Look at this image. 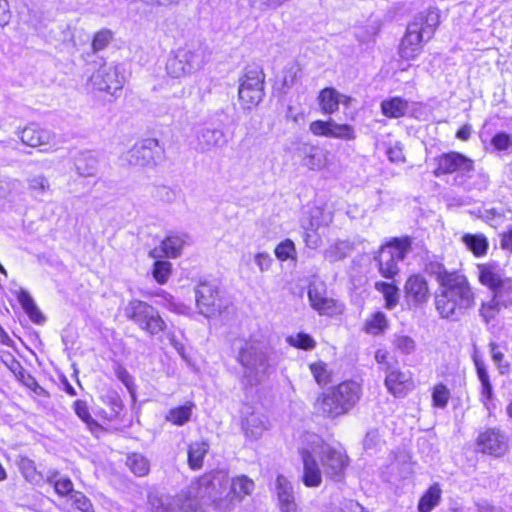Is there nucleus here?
Segmentation results:
<instances>
[{"instance_id": "obj_5", "label": "nucleus", "mask_w": 512, "mask_h": 512, "mask_svg": "<svg viewBox=\"0 0 512 512\" xmlns=\"http://www.w3.org/2000/svg\"><path fill=\"white\" fill-rule=\"evenodd\" d=\"M436 177L454 174L456 185L470 190L472 187L485 189L489 183V176L483 170L475 171L474 161L462 153L451 151L442 153L434 158Z\"/></svg>"}, {"instance_id": "obj_37", "label": "nucleus", "mask_w": 512, "mask_h": 512, "mask_svg": "<svg viewBox=\"0 0 512 512\" xmlns=\"http://www.w3.org/2000/svg\"><path fill=\"white\" fill-rule=\"evenodd\" d=\"M47 482L53 485L55 492L59 496H68L70 498V495L75 491L73 482L70 478L61 477L58 472H53L48 476Z\"/></svg>"}, {"instance_id": "obj_57", "label": "nucleus", "mask_w": 512, "mask_h": 512, "mask_svg": "<svg viewBox=\"0 0 512 512\" xmlns=\"http://www.w3.org/2000/svg\"><path fill=\"white\" fill-rule=\"evenodd\" d=\"M304 230V242L306 246L310 249H317L322 243V234L320 233V229L313 230L303 229Z\"/></svg>"}, {"instance_id": "obj_29", "label": "nucleus", "mask_w": 512, "mask_h": 512, "mask_svg": "<svg viewBox=\"0 0 512 512\" xmlns=\"http://www.w3.org/2000/svg\"><path fill=\"white\" fill-rule=\"evenodd\" d=\"M17 299L20 303L21 307L25 311V313L28 315L29 319L36 323V324H42L45 322V317L35 304L33 298L28 293V291L24 289H20L17 292Z\"/></svg>"}, {"instance_id": "obj_34", "label": "nucleus", "mask_w": 512, "mask_h": 512, "mask_svg": "<svg viewBox=\"0 0 512 512\" xmlns=\"http://www.w3.org/2000/svg\"><path fill=\"white\" fill-rule=\"evenodd\" d=\"M408 108V102L400 97H393L381 103L382 113L389 118H400L404 116Z\"/></svg>"}, {"instance_id": "obj_62", "label": "nucleus", "mask_w": 512, "mask_h": 512, "mask_svg": "<svg viewBox=\"0 0 512 512\" xmlns=\"http://www.w3.org/2000/svg\"><path fill=\"white\" fill-rule=\"evenodd\" d=\"M375 360L380 365V369L386 372L387 366H395L397 362L394 361L386 350H377L375 353Z\"/></svg>"}, {"instance_id": "obj_47", "label": "nucleus", "mask_w": 512, "mask_h": 512, "mask_svg": "<svg viewBox=\"0 0 512 512\" xmlns=\"http://www.w3.org/2000/svg\"><path fill=\"white\" fill-rule=\"evenodd\" d=\"M387 328V318L384 313L376 312L366 322V331L370 334L377 335Z\"/></svg>"}, {"instance_id": "obj_42", "label": "nucleus", "mask_w": 512, "mask_h": 512, "mask_svg": "<svg viewBox=\"0 0 512 512\" xmlns=\"http://www.w3.org/2000/svg\"><path fill=\"white\" fill-rule=\"evenodd\" d=\"M126 465L131 472L138 476H145L149 472V461L142 454L132 453L126 458Z\"/></svg>"}, {"instance_id": "obj_18", "label": "nucleus", "mask_w": 512, "mask_h": 512, "mask_svg": "<svg viewBox=\"0 0 512 512\" xmlns=\"http://www.w3.org/2000/svg\"><path fill=\"white\" fill-rule=\"evenodd\" d=\"M297 153L302 165L310 170H321L328 161V152L325 149L308 143L301 144Z\"/></svg>"}, {"instance_id": "obj_49", "label": "nucleus", "mask_w": 512, "mask_h": 512, "mask_svg": "<svg viewBox=\"0 0 512 512\" xmlns=\"http://www.w3.org/2000/svg\"><path fill=\"white\" fill-rule=\"evenodd\" d=\"M310 371L319 385H326L330 381L328 365L323 361L310 364Z\"/></svg>"}, {"instance_id": "obj_15", "label": "nucleus", "mask_w": 512, "mask_h": 512, "mask_svg": "<svg viewBox=\"0 0 512 512\" xmlns=\"http://www.w3.org/2000/svg\"><path fill=\"white\" fill-rule=\"evenodd\" d=\"M160 147L158 140L148 138L136 143L124 156V159L131 165L145 166L155 162L159 155Z\"/></svg>"}, {"instance_id": "obj_20", "label": "nucleus", "mask_w": 512, "mask_h": 512, "mask_svg": "<svg viewBox=\"0 0 512 512\" xmlns=\"http://www.w3.org/2000/svg\"><path fill=\"white\" fill-rule=\"evenodd\" d=\"M318 100L321 110L325 114H333L338 110L340 104L348 107L352 98L341 94L334 88H324L319 93Z\"/></svg>"}, {"instance_id": "obj_16", "label": "nucleus", "mask_w": 512, "mask_h": 512, "mask_svg": "<svg viewBox=\"0 0 512 512\" xmlns=\"http://www.w3.org/2000/svg\"><path fill=\"white\" fill-rule=\"evenodd\" d=\"M477 444L483 453L493 456L503 455L508 448L506 436L496 428L482 432L478 436Z\"/></svg>"}, {"instance_id": "obj_27", "label": "nucleus", "mask_w": 512, "mask_h": 512, "mask_svg": "<svg viewBox=\"0 0 512 512\" xmlns=\"http://www.w3.org/2000/svg\"><path fill=\"white\" fill-rule=\"evenodd\" d=\"M243 428L248 438L258 439L269 428L268 418L262 413H252L244 420Z\"/></svg>"}, {"instance_id": "obj_26", "label": "nucleus", "mask_w": 512, "mask_h": 512, "mask_svg": "<svg viewBox=\"0 0 512 512\" xmlns=\"http://www.w3.org/2000/svg\"><path fill=\"white\" fill-rule=\"evenodd\" d=\"M473 362L476 368L478 379L481 383V401L487 406L488 401L492 399L493 387L484 361L476 354L473 355Z\"/></svg>"}, {"instance_id": "obj_8", "label": "nucleus", "mask_w": 512, "mask_h": 512, "mask_svg": "<svg viewBox=\"0 0 512 512\" xmlns=\"http://www.w3.org/2000/svg\"><path fill=\"white\" fill-rule=\"evenodd\" d=\"M479 282L486 286L491 295L506 307L512 305V279L505 276L496 263L477 265Z\"/></svg>"}, {"instance_id": "obj_3", "label": "nucleus", "mask_w": 512, "mask_h": 512, "mask_svg": "<svg viewBox=\"0 0 512 512\" xmlns=\"http://www.w3.org/2000/svg\"><path fill=\"white\" fill-rule=\"evenodd\" d=\"M238 361L244 369L243 381L246 385L254 386L275 372L279 356L267 337L254 334L240 349Z\"/></svg>"}, {"instance_id": "obj_21", "label": "nucleus", "mask_w": 512, "mask_h": 512, "mask_svg": "<svg viewBox=\"0 0 512 512\" xmlns=\"http://www.w3.org/2000/svg\"><path fill=\"white\" fill-rule=\"evenodd\" d=\"M188 74L198 71L205 63V52L201 47L185 46L176 50Z\"/></svg>"}, {"instance_id": "obj_19", "label": "nucleus", "mask_w": 512, "mask_h": 512, "mask_svg": "<svg viewBox=\"0 0 512 512\" xmlns=\"http://www.w3.org/2000/svg\"><path fill=\"white\" fill-rule=\"evenodd\" d=\"M405 296L409 303L421 305L430 298V291L426 279L419 275H411L404 286Z\"/></svg>"}, {"instance_id": "obj_44", "label": "nucleus", "mask_w": 512, "mask_h": 512, "mask_svg": "<svg viewBox=\"0 0 512 512\" xmlns=\"http://www.w3.org/2000/svg\"><path fill=\"white\" fill-rule=\"evenodd\" d=\"M328 137L338 138L342 140H353L355 139V131L351 125L338 124L334 120H331L330 132Z\"/></svg>"}, {"instance_id": "obj_33", "label": "nucleus", "mask_w": 512, "mask_h": 512, "mask_svg": "<svg viewBox=\"0 0 512 512\" xmlns=\"http://www.w3.org/2000/svg\"><path fill=\"white\" fill-rule=\"evenodd\" d=\"M462 242L476 257L486 255L489 247L488 240L483 234H464L462 236Z\"/></svg>"}, {"instance_id": "obj_13", "label": "nucleus", "mask_w": 512, "mask_h": 512, "mask_svg": "<svg viewBox=\"0 0 512 512\" xmlns=\"http://www.w3.org/2000/svg\"><path fill=\"white\" fill-rule=\"evenodd\" d=\"M90 82L95 89L115 95L123 88L125 77L120 66L104 64L92 74Z\"/></svg>"}, {"instance_id": "obj_23", "label": "nucleus", "mask_w": 512, "mask_h": 512, "mask_svg": "<svg viewBox=\"0 0 512 512\" xmlns=\"http://www.w3.org/2000/svg\"><path fill=\"white\" fill-rule=\"evenodd\" d=\"M52 134L49 130L43 129L37 125L25 127L20 134L23 144L30 147H39L48 145L51 142Z\"/></svg>"}, {"instance_id": "obj_56", "label": "nucleus", "mask_w": 512, "mask_h": 512, "mask_svg": "<svg viewBox=\"0 0 512 512\" xmlns=\"http://www.w3.org/2000/svg\"><path fill=\"white\" fill-rule=\"evenodd\" d=\"M19 469L28 482H35L37 478V471L35 464L29 458H22L19 462Z\"/></svg>"}, {"instance_id": "obj_28", "label": "nucleus", "mask_w": 512, "mask_h": 512, "mask_svg": "<svg viewBox=\"0 0 512 512\" xmlns=\"http://www.w3.org/2000/svg\"><path fill=\"white\" fill-rule=\"evenodd\" d=\"M209 451L206 441H195L189 444L187 449L188 466L192 470H200L203 467L204 458Z\"/></svg>"}, {"instance_id": "obj_11", "label": "nucleus", "mask_w": 512, "mask_h": 512, "mask_svg": "<svg viewBox=\"0 0 512 512\" xmlns=\"http://www.w3.org/2000/svg\"><path fill=\"white\" fill-rule=\"evenodd\" d=\"M265 75L259 67H249L240 78L238 98L244 109L258 105L264 96Z\"/></svg>"}, {"instance_id": "obj_7", "label": "nucleus", "mask_w": 512, "mask_h": 512, "mask_svg": "<svg viewBox=\"0 0 512 512\" xmlns=\"http://www.w3.org/2000/svg\"><path fill=\"white\" fill-rule=\"evenodd\" d=\"M361 394L358 382L343 381L321 393L315 400L314 408L323 417L335 419L347 414L360 400Z\"/></svg>"}, {"instance_id": "obj_24", "label": "nucleus", "mask_w": 512, "mask_h": 512, "mask_svg": "<svg viewBox=\"0 0 512 512\" xmlns=\"http://www.w3.org/2000/svg\"><path fill=\"white\" fill-rule=\"evenodd\" d=\"M333 220V215L321 207H312L302 218L301 226L303 229H321L327 227Z\"/></svg>"}, {"instance_id": "obj_50", "label": "nucleus", "mask_w": 512, "mask_h": 512, "mask_svg": "<svg viewBox=\"0 0 512 512\" xmlns=\"http://www.w3.org/2000/svg\"><path fill=\"white\" fill-rule=\"evenodd\" d=\"M172 265L169 261H156L153 267V277L159 284H165L171 275Z\"/></svg>"}, {"instance_id": "obj_36", "label": "nucleus", "mask_w": 512, "mask_h": 512, "mask_svg": "<svg viewBox=\"0 0 512 512\" xmlns=\"http://www.w3.org/2000/svg\"><path fill=\"white\" fill-rule=\"evenodd\" d=\"M73 408L75 414L86 424L92 433H96L101 429L99 423L91 416L86 401L76 400Z\"/></svg>"}, {"instance_id": "obj_10", "label": "nucleus", "mask_w": 512, "mask_h": 512, "mask_svg": "<svg viewBox=\"0 0 512 512\" xmlns=\"http://www.w3.org/2000/svg\"><path fill=\"white\" fill-rule=\"evenodd\" d=\"M124 315L150 335H156L166 327L159 312L153 306L138 299L131 300L125 306Z\"/></svg>"}, {"instance_id": "obj_46", "label": "nucleus", "mask_w": 512, "mask_h": 512, "mask_svg": "<svg viewBox=\"0 0 512 512\" xmlns=\"http://www.w3.org/2000/svg\"><path fill=\"white\" fill-rule=\"evenodd\" d=\"M274 253L280 261L294 260L296 258L295 244L292 240L285 239L276 246Z\"/></svg>"}, {"instance_id": "obj_30", "label": "nucleus", "mask_w": 512, "mask_h": 512, "mask_svg": "<svg viewBox=\"0 0 512 512\" xmlns=\"http://www.w3.org/2000/svg\"><path fill=\"white\" fill-rule=\"evenodd\" d=\"M195 405L193 402H187L184 405L171 408L165 415V420L176 426H183L191 419Z\"/></svg>"}, {"instance_id": "obj_39", "label": "nucleus", "mask_w": 512, "mask_h": 512, "mask_svg": "<svg viewBox=\"0 0 512 512\" xmlns=\"http://www.w3.org/2000/svg\"><path fill=\"white\" fill-rule=\"evenodd\" d=\"M276 493L278 505L295 502L293 486L283 475H279L276 479Z\"/></svg>"}, {"instance_id": "obj_45", "label": "nucleus", "mask_w": 512, "mask_h": 512, "mask_svg": "<svg viewBox=\"0 0 512 512\" xmlns=\"http://www.w3.org/2000/svg\"><path fill=\"white\" fill-rule=\"evenodd\" d=\"M450 399V390L446 385L439 383L434 386L432 391V404L436 408L444 409L447 407Z\"/></svg>"}, {"instance_id": "obj_32", "label": "nucleus", "mask_w": 512, "mask_h": 512, "mask_svg": "<svg viewBox=\"0 0 512 512\" xmlns=\"http://www.w3.org/2000/svg\"><path fill=\"white\" fill-rule=\"evenodd\" d=\"M230 491L233 494L231 499L242 500L245 496L250 495L254 490L255 484L252 479L246 475H240L229 481Z\"/></svg>"}, {"instance_id": "obj_60", "label": "nucleus", "mask_w": 512, "mask_h": 512, "mask_svg": "<svg viewBox=\"0 0 512 512\" xmlns=\"http://www.w3.org/2000/svg\"><path fill=\"white\" fill-rule=\"evenodd\" d=\"M386 155L388 159L393 163L404 162L405 158L403 155V149L399 142H395L386 149Z\"/></svg>"}, {"instance_id": "obj_31", "label": "nucleus", "mask_w": 512, "mask_h": 512, "mask_svg": "<svg viewBox=\"0 0 512 512\" xmlns=\"http://www.w3.org/2000/svg\"><path fill=\"white\" fill-rule=\"evenodd\" d=\"M77 173L83 177H93L98 171V160L89 152L79 154L75 159Z\"/></svg>"}, {"instance_id": "obj_2", "label": "nucleus", "mask_w": 512, "mask_h": 512, "mask_svg": "<svg viewBox=\"0 0 512 512\" xmlns=\"http://www.w3.org/2000/svg\"><path fill=\"white\" fill-rule=\"evenodd\" d=\"M228 485L227 472L217 470L206 473L188 486L184 494L185 502L182 503L181 498L159 499L152 503V512H203L199 505L214 503L221 499Z\"/></svg>"}, {"instance_id": "obj_9", "label": "nucleus", "mask_w": 512, "mask_h": 512, "mask_svg": "<svg viewBox=\"0 0 512 512\" xmlns=\"http://www.w3.org/2000/svg\"><path fill=\"white\" fill-rule=\"evenodd\" d=\"M411 250V240L408 237L394 238L383 245L375 257L380 274L388 279L394 278L398 272V263L403 261Z\"/></svg>"}, {"instance_id": "obj_61", "label": "nucleus", "mask_w": 512, "mask_h": 512, "mask_svg": "<svg viewBox=\"0 0 512 512\" xmlns=\"http://www.w3.org/2000/svg\"><path fill=\"white\" fill-rule=\"evenodd\" d=\"M331 120L322 121L316 120L310 124V131L316 136H325L328 137L330 132Z\"/></svg>"}, {"instance_id": "obj_41", "label": "nucleus", "mask_w": 512, "mask_h": 512, "mask_svg": "<svg viewBox=\"0 0 512 512\" xmlns=\"http://www.w3.org/2000/svg\"><path fill=\"white\" fill-rule=\"evenodd\" d=\"M426 271L427 273L435 277L439 285L438 287L445 284L448 281V279H452L453 277L459 274L457 272L448 271L445 268V266L438 261H430L429 263H427Z\"/></svg>"}, {"instance_id": "obj_1", "label": "nucleus", "mask_w": 512, "mask_h": 512, "mask_svg": "<svg viewBox=\"0 0 512 512\" xmlns=\"http://www.w3.org/2000/svg\"><path fill=\"white\" fill-rule=\"evenodd\" d=\"M299 455L303 464L302 482L306 487H319L323 474L329 479L340 482L349 466V457L342 447L325 442L316 434H307Z\"/></svg>"}, {"instance_id": "obj_22", "label": "nucleus", "mask_w": 512, "mask_h": 512, "mask_svg": "<svg viewBox=\"0 0 512 512\" xmlns=\"http://www.w3.org/2000/svg\"><path fill=\"white\" fill-rule=\"evenodd\" d=\"M385 374V386L388 391L394 396L403 395L410 377L399 370L398 364L395 366H387Z\"/></svg>"}, {"instance_id": "obj_35", "label": "nucleus", "mask_w": 512, "mask_h": 512, "mask_svg": "<svg viewBox=\"0 0 512 512\" xmlns=\"http://www.w3.org/2000/svg\"><path fill=\"white\" fill-rule=\"evenodd\" d=\"M441 500V489L439 484L435 483L429 487L418 503L419 512H431Z\"/></svg>"}, {"instance_id": "obj_43", "label": "nucleus", "mask_w": 512, "mask_h": 512, "mask_svg": "<svg viewBox=\"0 0 512 512\" xmlns=\"http://www.w3.org/2000/svg\"><path fill=\"white\" fill-rule=\"evenodd\" d=\"M507 308L491 295V298L481 303L479 314L485 323L493 320L502 309Z\"/></svg>"}, {"instance_id": "obj_64", "label": "nucleus", "mask_w": 512, "mask_h": 512, "mask_svg": "<svg viewBox=\"0 0 512 512\" xmlns=\"http://www.w3.org/2000/svg\"><path fill=\"white\" fill-rule=\"evenodd\" d=\"M502 249L512 252V225L501 236Z\"/></svg>"}, {"instance_id": "obj_54", "label": "nucleus", "mask_w": 512, "mask_h": 512, "mask_svg": "<svg viewBox=\"0 0 512 512\" xmlns=\"http://www.w3.org/2000/svg\"><path fill=\"white\" fill-rule=\"evenodd\" d=\"M491 145L497 151H508L512 148V136L506 132H498L492 137Z\"/></svg>"}, {"instance_id": "obj_14", "label": "nucleus", "mask_w": 512, "mask_h": 512, "mask_svg": "<svg viewBox=\"0 0 512 512\" xmlns=\"http://www.w3.org/2000/svg\"><path fill=\"white\" fill-rule=\"evenodd\" d=\"M194 138V149L200 153L211 152L227 143L224 131L210 126H202L196 129Z\"/></svg>"}, {"instance_id": "obj_40", "label": "nucleus", "mask_w": 512, "mask_h": 512, "mask_svg": "<svg viewBox=\"0 0 512 512\" xmlns=\"http://www.w3.org/2000/svg\"><path fill=\"white\" fill-rule=\"evenodd\" d=\"M375 288L383 294L387 309H393L398 304L399 289L394 284L380 281L375 283Z\"/></svg>"}, {"instance_id": "obj_51", "label": "nucleus", "mask_w": 512, "mask_h": 512, "mask_svg": "<svg viewBox=\"0 0 512 512\" xmlns=\"http://www.w3.org/2000/svg\"><path fill=\"white\" fill-rule=\"evenodd\" d=\"M287 341L291 346L303 350H312L316 346L315 340L306 333H298L294 336H289Z\"/></svg>"}, {"instance_id": "obj_38", "label": "nucleus", "mask_w": 512, "mask_h": 512, "mask_svg": "<svg viewBox=\"0 0 512 512\" xmlns=\"http://www.w3.org/2000/svg\"><path fill=\"white\" fill-rule=\"evenodd\" d=\"M28 190L37 200H42L50 191V183L44 175H35L28 179Z\"/></svg>"}, {"instance_id": "obj_59", "label": "nucleus", "mask_w": 512, "mask_h": 512, "mask_svg": "<svg viewBox=\"0 0 512 512\" xmlns=\"http://www.w3.org/2000/svg\"><path fill=\"white\" fill-rule=\"evenodd\" d=\"M273 258L267 252H258L254 255V262L260 272H267L273 264Z\"/></svg>"}, {"instance_id": "obj_12", "label": "nucleus", "mask_w": 512, "mask_h": 512, "mask_svg": "<svg viewBox=\"0 0 512 512\" xmlns=\"http://www.w3.org/2000/svg\"><path fill=\"white\" fill-rule=\"evenodd\" d=\"M195 301L198 312L206 318L219 315L224 308L220 288L215 281L201 279L196 285Z\"/></svg>"}, {"instance_id": "obj_53", "label": "nucleus", "mask_w": 512, "mask_h": 512, "mask_svg": "<svg viewBox=\"0 0 512 512\" xmlns=\"http://www.w3.org/2000/svg\"><path fill=\"white\" fill-rule=\"evenodd\" d=\"M113 39V32L109 29H102L98 31L93 38L92 48L94 51H101L105 49Z\"/></svg>"}, {"instance_id": "obj_52", "label": "nucleus", "mask_w": 512, "mask_h": 512, "mask_svg": "<svg viewBox=\"0 0 512 512\" xmlns=\"http://www.w3.org/2000/svg\"><path fill=\"white\" fill-rule=\"evenodd\" d=\"M69 500L72 506L81 512H94L91 500L80 491L75 490L74 493L70 495Z\"/></svg>"}, {"instance_id": "obj_58", "label": "nucleus", "mask_w": 512, "mask_h": 512, "mask_svg": "<svg viewBox=\"0 0 512 512\" xmlns=\"http://www.w3.org/2000/svg\"><path fill=\"white\" fill-rule=\"evenodd\" d=\"M489 349L494 364L498 367L500 373L503 374L508 367L507 364L503 365L504 353L499 350V345L496 342H490Z\"/></svg>"}, {"instance_id": "obj_25", "label": "nucleus", "mask_w": 512, "mask_h": 512, "mask_svg": "<svg viewBox=\"0 0 512 512\" xmlns=\"http://www.w3.org/2000/svg\"><path fill=\"white\" fill-rule=\"evenodd\" d=\"M184 244L185 240L182 236L169 235L161 242L159 247L154 248L150 252V255L153 258H159L163 256L176 258L180 255Z\"/></svg>"}, {"instance_id": "obj_17", "label": "nucleus", "mask_w": 512, "mask_h": 512, "mask_svg": "<svg viewBox=\"0 0 512 512\" xmlns=\"http://www.w3.org/2000/svg\"><path fill=\"white\" fill-rule=\"evenodd\" d=\"M308 298L311 307L319 314L331 316L337 313L336 301L326 295L324 283L310 284Z\"/></svg>"}, {"instance_id": "obj_63", "label": "nucleus", "mask_w": 512, "mask_h": 512, "mask_svg": "<svg viewBox=\"0 0 512 512\" xmlns=\"http://www.w3.org/2000/svg\"><path fill=\"white\" fill-rule=\"evenodd\" d=\"M298 72H299V69L295 65L285 69L284 76H283V85L287 88H290L291 86H293V84L297 78Z\"/></svg>"}, {"instance_id": "obj_48", "label": "nucleus", "mask_w": 512, "mask_h": 512, "mask_svg": "<svg viewBox=\"0 0 512 512\" xmlns=\"http://www.w3.org/2000/svg\"><path fill=\"white\" fill-rule=\"evenodd\" d=\"M166 71L167 74L172 78H180L188 74L176 51L172 56L168 58L166 63Z\"/></svg>"}, {"instance_id": "obj_4", "label": "nucleus", "mask_w": 512, "mask_h": 512, "mask_svg": "<svg viewBox=\"0 0 512 512\" xmlns=\"http://www.w3.org/2000/svg\"><path fill=\"white\" fill-rule=\"evenodd\" d=\"M475 305V294L466 278L458 274L435 293V307L442 318L457 320Z\"/></svg>"}, {"instance_id": "obj_6", "label": "nucleus", "mask_w": 512, "mask_h": 512, "mask_svg": "<svg viewBox=\"0 0 512 512\" xmlns=\"http://www.w3.org/2000/svg\"><path fill=\"white\" fill-rule=\"evenodd\" d=\"M439 24L440 14L437 9L430 8L419 13L407 26L399 45V56L408 61L415 59L422 52L423 43L432 39Z\"/></svg>"}, {"instance_id": "obj_55", "label": "nucleus", "mask_w": 512, "mask_h": 512, "mask_svg": "<svg viewBox=\"0 0 512 512\" xmlns=\"http://www.w3.org/2000/svg\"><path fill=\"white\" fill-rule=\"evenodd\" d=\"M394 345L401 353L404 354H411L416 348L415 341L406 335L395 336Z\"/></svg>"}]
</instances>
